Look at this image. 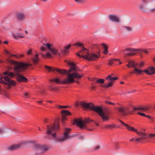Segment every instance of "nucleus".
Masks as SVG:
<instances>
[{"mask_svg":"<svg viewBox=\"0 0 155 155\" xmlns=\"http://www.w3.org/2000/svg\"><path fill=\"white\" fill-rule=\"evenodd\" d=\"M155 137V133L154 134H151L149 135V137Z\"/></svg>","mask_w":155,"mask_h":155,"instance_id":"nucleus-47","label":"nucleus"},{"mask_svg":"<svg viewBox=\"0 0 155 155\" xmlns=\"http://www.w3.org/2000/svg\"><path fill=\"white\" fill-rule=\"evenodd\" d=\"M71 47L70 45H68L65 47L64 48L65 50H68Z\"/></svg>","mask_w":155,"mask_h":155,"instance_id":"nucleus-40","label":"nucleus"},{"mask_svg":"<svg viewBox=\"0 0 155 155\" xmlns=\"http://www.w3.org/2000/svg\"><path fill=\"white\" fill-rule=\"evenodd\" d=\"M45 68L49 71L54 72L55 71L61 74H66L68 75L67 78L61 80L59 78H54L53 80L57 84H68L72 83L75 81L74 78L78 79L81 78L82 76L77 72V68L76 65L71 66L68 71L66 70H62L56 68H52L51 67L45 65Z\"/></svg>","mask_w":155,"mask_h":155,"instance_id":"nucleus-1","label":"nucleus"},{"mask_svg":"<svg viewBox=\"0 0 155 155\" xmlns=\"http://www.w3.org/2000/svg\"><path fill=\"white\" fill-rule=\"evenodd\" d=\"M62 118L61 122L63 125H64L65 120H66L65 116L70 115L71 114L70 112L66 110H63L61 113Z\"/></svg>","mask_w":155,"mask_h":155,"instance_id":"nucleus-13","label":"nucleus"},{"mask_svg":"<svg viewBox=\"0 0 155 155\" xmlns=\"http://www.w3.org/2000/svg\"><path fill=\"white\" fill-rule=\"evenodd\" d=\"M42 101H37V103L39 104H42V105H44V104H42Z\"/></svg>","mask_w":155,"mask_h":155,"instance_id":"nucleus-48","label":"nucleus"},{"mask_svg":"<svg viewBox=\"0 0 155 155\" xmlns=\"http://www.w3.org/2000/svg\"><path fill=\"white\" fill-rule=\"evenodd\" d=\"M41 57L43 58H46L47 57H51V54L50 53L48 52L45 54H44L42 53L41 54Z\"/></svg>","mask_w":155,"mask_h":155,"instance_id":"nucleus-28","label":"nucleus"},{"mask_svg":"<svg viewBox=\"0 0 155 155\" xmlns=\"http://www.w3.org/2000/svg\"><path fill=\"white\" fill-rule=\"evenodd\" d=\"M119 122L121 123L122 126L126 127L127 129L128 130L135 132L137 133L138 135L140 136L141 137L140 138L135 139V140H137V141L141 142V140H145L146 138L148 137V136L147 134L141 132L137 131V130L135 129L134 127H130V125L125 124L120 120H119Z\"/></svg>","mask_w":155,"mask_h":155,"instance_id":"nucleus-7","label":"nucleus"},{"mask_svg":"<svg viewBox=\"0 0 155 155\" xmlns=\"http://www.w3.org/2000/svg\"><path fill=\"white\" fill-rule=\"evenodd\" d=\"M47 101L50 103H52V101Z\"/></svg>","mask_w":155,"mask_h":155,"instance_id":"nucleus-60","label":"nucleus"},{"mask_svg":"<svg viewBox=\"0 0 155 155\" xmlns=\"http://www.w3.org/2000/svg\"><path fill=\"white\" fill-rule=\"evenodd\" d=\"M4 132V130L3 128H0V134H1Z\"/></svg>","mask_w":155,"mask_h":155,"instance_id":"nucleus-41","label":"nucleus"},{"mask_svg":"<svg viewBox=\"0 0 155 155\" xmlns=\"http://www.w3.org/2000/svg\"><path fill=\"white\" fill-rule=\"evenodd\" d=\"M113 64V60H110L109 62V64L110 65H111Z\"/></svg>","mask_w":155,"mask_h":155,"instance_id":"nucleus-46","label":"nucleus"},{"mask_svg":"<svg viewBox=\"0 0 155 155\" xmlns=\"http://www.w3.org/2000/svg\"><path fill=\"white\" fill-rule=\"evenodd\" d=\"M21 147V144H14L8 147L7 149L9 150H15Z\"/></svg>","mask_w":155,"mask_h":155,"instance_id":"nucleus-16","label":"nucleus"},{"mask_svg":"<svg viewBox=\"0 0 155 155\" xmlns=\"http://www.w3.org/2000/svg\"><path fill=\"white\" fill-rule=\"evenodd\" d=\"M68 64L70 65H71V66H73L75 65L72 62H68Z\"/></svg>","mask_w":155,"mask_h":155,"instance_id":"nucleus-44","label":"nucleus"},{"mask_svg":"<svg viewBox=\"0 0 155 155\" xmlns=\"http://www.w3.org/2000/svg\"><path fill=\"white\" fill-rule=\"evenodd\" d=\"M16 17L17 19L20 21H22L24 20L26 17L25 15L23 13L19 12L17 13Z\"/></svg>","mask_w":155,"mask_h":155,"instance_id":"nucleus-15","label":"nucleus"},{"mask_svg":"<svg viewBox=\"0 0 155 155\" xmlns=\"http://www.w3.org/2000/svg\"><path fill=\"white\" fill-rule=\"evenodd\" d=\"M124 82L123 81H121L120 82V84H124Z\"/></svg>","mask_w":155,"mask_h":155,"instance_id":"nucleus-62","label":"nucleus"},{"mask_svg":"<svg viewBox=\"0 0 155 155\" xmlns=\"http://www.w3.org/2000/svg\"><path fill=\"white\" fill-rule=\"evenodd\" d=\"M40 49L42 51H44L45 50V44H43V45L40 47Z\"/></svg>","mask_w":155,"mask_h":155,"instance_id":"nucleus-32","label":"nucleus"},{"mask_svg":"<svg viewBox=\"0 0 155 155\" xmlns=\"http://www.w3.org/2000/svg\"><path fill=\"white\" fill-rule=\"evenodd\" d=\"M48 122V120H45V121H44V122L45 123H47Z\"/></svg>","mask_w":155,"mask_h":155,"instance_id":"nucleus-57","label":"nucleus"},{"mask_svg":"<svg viewBox=\"0 0 155 155\" xmlns=\"http://www.w3.org/2000/svg\"><path fill=\"white\" fill-rule=\"evenodd\" d=\"M50 89L51 90H53L54 89V88L52 86H50Z\"/></svg>","mask_w":155,"mask_h":155,"instance_id":"nucleus-55","label":"nucleus"},{"mask_svg":"<svg viewBox=\"0 0 155 155\" xmlns=\"http://www.w3.org/2000/svg\"><path fill=\"white\" fill-rule=\"evenodd\" d=\"M4 74L7 75L11 78H13L15 76L14 74L12 72H9L8 71H6L4 73Z\"/></svg>","mask_w":155,"mask_h":155,"instance_id":"nucleus-23","label":"nucleus"},{"mask_svg":"<svg viewBox=\"0 0 155 155\" xmlns=\"http://www.w3.org/2000/svg\"><path fill=\"white\" fill-rule=\"evenodd\" d=\"M8 68L9 71H11L12 69L13 68L12 67L10 66V65H8Z\"/></svg>","mask_w":155,"mask_h":155,"instance_id":"nucleus-45","label":"nucleus"},{"mask_svg":"<svg viewBox=\"0 0 155 155\" xmlns=\"http://www.w3.org/2000/svg\"><path fill=\"white\" fill-rule=\"evenodd\" d=\"M0 83L9 86H14L16 84L15 81L11 80L7 76L1 77L0 78Z\"/></svg>","mask_w":155,"mask_h":155,"instance_id":"nucleus-10","label":"nucleus"},{"mask_svg":"<svg viewBox=\"0 0 155 155\" xmlns=\"http://www.w3.org/2000/svg\"><path fill=\"white\" fill-rule=\"evenodd\" d=\"M104 80L102 79H99L96 81V83H99L100 84H103L104 83Z\"/></svg>","mask_w":155,"mask_h":155,"instance_id":"nucleus-31","label":"nucleus"},{"mask_svg":"<svg viewBox=\"0 0 155 155\" xmlns=\"http://www.w3.org/2000/svg\"><path fill=\"white\" fill-rule=\"evenodd\" d=\"M113 82L112 81H110L107 84L105 85L104 86V87L105 88H108L109 87H110L113 85Z\"/></svg>","mask_w":155,"mask_h":155,"instance_id":"nucleus-29","label":"nucleus"},{"mask_svg":"<svg viewBox=\"0 0 155 155\" xmlns=\"http://www.w3.org/2000/svg\"><path fill=\"white\" fill-rule=\"evenodd\" d=\"M112 75H113V74H112L111 75H109L107 78H106V79L107 80H108L110 81L116 80V77H112Z\"/></svg>","mask_w":155,"mask_h":155,"instance_id":"nucleus-26","label":"nucleus"},{"mask_svg":"<svg viewBox=\"0 0 155 155\" xmlns=\"http://www.w3.org/2000/svg\"><path fill=\"white\" fill-rule=\"evenodd\" d=\"M95 86L93 85H91V88L93 90H94L95 88Z\"/></svg>","mask_w":155,"mask_h":155,"instance_id":"nucleus-50","label":"nucleus"},{"mask_svg":"<svg viewBox=\"0 0 155 155\" xmlns=\"http://www.w3.org/2000/svg\"><path fill=\"white\" fill-rule=\"evenodd\" d=\"M117 127L121 128V126H119V125H117Z\"/></svg>","mask_w":155,"mask_h":155,"instance_id":"nucleus-59","label":"nucleus"},{"mask_svg":"<svg viewBox=\"0 0 155 155\" xmlns=\"http://www.w3.org/2000/svg\"><path fill=\"white\" fill-rule=\"evenodd\" d=\"M123 28L128 32H130L132 30V28L128 26H124Z\"/></svg>","mask_w":155,"mask_h":155,"instance_id":"nucleus-27","label":"nucleus"},{"mask_svg":"<svg viewBox=\"0 0 155 155\" xmlns=\"http://www.w3.org/2000/svg\"><path fill=\"white\" fill-rule=\"evenodd\" d=\"M105 103L106 104H112V105H115V104H114L113 103H112L110 102V101H106Z\"/></svg>","mask_w":155,"mask_h":155,"instance_id":"nucleus-39","label":"nucleus"},{"mask_svg":"<svg viewBox=\"0 0 155 155\" xmlns=\"http://www.w3.org/2000/svg\"><path fill=\"white\" fill-rule=\"evenodd\" d=\"M80 105L85 110L90 109L97 112L101 117L103 122H106L109 120L108 115L104 113L101 107L98 106H95L92 103H87L83 102H81Z\"/></svg>","mask_w":155,"mask_h":155,"instance_id":"nucleus-5","label":"nucleus"},{"mask_svg":"<svg viewBox=\"0 0 155 155\" xmlns=\"http://www.w3.org/2000/svg\"><path fill=\"white\" fill-rule=\"evenodd\" d=\"M39 54H36L33 58V61L34 64H37L39 61L40 59L39 58Z\"/></svg>","mask_w":155,"mask_h":155,"instance_id":"nucleus-20","label":"nucleus"},{"mask_svg":"<svg viewBox=\"0 0 155 155\" xmlns=\"http://www.w3.org/2000/svg\"><path fill=\"white\" fill-rule=\"evenodd\" d=\"M148 3V0H140V3L138 6V8L141 11L145 12L146 10V4Z\"/></svg>","mask_w":155,"mask_h":155,"instance_id":"nucleus-12","label":"nucleus"},{"mask_svg":"<svg viewBox=\"0 0 155 155\" xmlns=\"http://www.w3.org/2000/svg\"><path fill=\"white\" fill-rule=\"evenodd\" d=\"M23 97L25 98H30V94L28 93H24L23 94Z\"/></svg>","mask_w":155,"mask_h":155,"instance_id":"nucleus-30","label":"nucleus"},{"mask_svg":"<svg viewBox=\"0 0 155 155\" xmlns=\"http://www.w3.org/2000/svg\"><path fill=\"white\" fill-rule=\"evenodd\" d=\"M122 62L121 61H120L119 62V64H122Z\"/></svg>","mask_w":155,"mask_h":155,"instance_id":"nucleus-64","label":"nucleus"},{"mask_svg":"<svg viewBox=\"0 0 155 155\" xmlns=\"http://www.w3.org/2000/svg\"><path fill=\"white\" fill-rule=\"evenodd\" d=\"M27 54L28 55H30L31 54V49H29L27 52Z\"/></svg>","mask_w":155,"mask_h":155,"instance_id":"nucleus-43","label":"nucleus"},{"mask_svg":"<svg viewBox=\"0 0 155 155\" xmlns=\"http://www.w3.org/2000/svg\"><path fill=\"white\" fill-rule=\"evenodd\" d=\"M15 39H17L19 38H22L24 37V36L22 34L18 33L16 35L13 34L12 35Z\"/></svg>","mask_w":155,"mask_h":155,"instance_id":"nucleus-22","label":"nucleus"},{"mask_svg":"<svg viewBox=\"0 0 155 155\" xmlns=\"http://www.w3.org/2000/svg\"><path fill=\"white\" fill-rule=\"evenodd\" d=\"M144 64V63L143 62H142L139 64L138 66L139 68H142Z\"/></svg>","mask_w":155,"mask_h":155,"instance_id":"nucleus-36","label":"nucleus"},{"mask_svg":"<svg viewBox=\"0 0 155 155\" xmlns=\"http://www.w3.org/2000/svg\"><path fill=\"white\" fill-rule=\"evenodd\" d=\"M49 50L50 51L52 54L54 55L58 53V50L54 48H52Z\"/></svg>","mask_w":155,"mask_h":155,"instance_id":"nucleus-25","label":"nucleus"},{"mask_svg":"<svg viewBox=\"0 0 155 155\" xmlns=\"http://www.w3.org/2000/svg\"><path fill=\"white\" fill-rule=\"evenodd\" d=\"M88 130L90 131H92L93 130V129H88Z\"/></svg>","mask_w":155,"mask_h":155,"instance_id":"nucleus-56","label":"nucleus"},{"mask_svg":"<svg viewBox=\"0 0 155 155\" xmlns=\"http://www.w3.org/2000/svg\"><path fill=\"white\" fill-rule=\"evenodd\" d=\"M144 70H141L138 69L137 68H134V71L132 72L133 73L135 74H143Z\"/></svg>","mask_w":155,"mask_h":155,"instance_id":"nucleus-19","label":"nucleus"},{"mask_svg":"<svg viewBox=\"0 0 155 155\" xmlns=\"http://www.w3.org/2000/svg\"><path fill=\"white\" fill-rule=\"evenodd\" d=\"M123 51L126 55L129 56H134L137 53L144 52L147 54L148 53V51L146 49L143 50L140 48L136 49L131 48H126Z\"/></svg>","mask_w":155,"mask_h":155,"instance_id":"nucleus-8","label":"nucleus"},{"mask_svg":"<svg viewBox=\"0 0 155 155\" xmlns=\"http://www.w3.org/2000/svg\"><path fill=\"white\" fill-rule=\"evenodd\" d=\"M137 114H138L140 115L141 116H144V117L146 116V115L145 114H144L143 113L138 112H137Z\"/></svg>","mask_w":155,"mask_h":155,"instance_id":"nucleus-37","label":"nucleus"},{"mask_svg":"<svg viewBox=\"0 0 155 155\" xmlns=\"http://www.w3.org/2000/svg\"><path fill=\"white\" fill-rule=\"evenodd\" d=\"M74 45L82 47L81 50L76 54L80 58H83L87 60L91 61L95 60L101 56L100 48L98 44H92L89 45V49L92 51L90 53L88 49L83 47V44L80 42L74 43Z\"/></svg>","mask_w":155,"mask_h":155,"instance_id":"nucleus-2","label":"nucleus"},{"mask_svg":"<svg viewBox=\"0 0 155 155\" xmlns=\"http://www.w3.org/2000/svg\"><path fill=\"white\" fill-rule=\"evenodd\" d=\"M46 126L47 130L46 134L47 135L53 137L56 143L63 142L71 137L69 134L71 129L68 128L64 129L63 137L59 138L56 137V132L59 129V124L57 122L54 123L52 126L47 125Z\"/></svg>","mask_w":155,"mask_h":155,"instance_id":"nucleus-3","label":"nucleus"},{"mask_svg":"<svg viewBox=\"0 0 155 155\" xmlns=\"http://www.w3.org/2000/svg\"><path fill=\"white\" fill-rule=\"evenodd\" d=\"M5 62L8 64H12L15 65L14 69L17 72L16 74V77L18 81L26 82L27 81L28 79L26 77L20 74L19 72L24 71L28 67L31 66V64L19 62L9 59H6Z\"/></svg>","mask_w":155,"mask_h":155,"instance_id":"nucleus-4","label":"nucleus"},{"mask_svg":"<svg viewBox=\"0 0 155 155\" xmlns=\"http://www.w3.org/2000/svg\"><path fill=\"white\" fill-rule=\"evenodd\" d=\"M93 121L91 120L89 118H85L84 120V123L83 121L79 119H74L73 122L74 124H76L80 128L82 129L86 128L87 127L86 123H89Z\"/></svg>","mask_w":155,"mask_h":155,"instance_id":"nucleus-9","label":"nucleus"},{"mask_svg":"<svg viewBox=\"0 0 155 155\" xmlns=\"http://www.w3.org/2000/svg\"><path fill=\"white\" fill-rule=\"evenodd\" d=\"M109 20L113 22H116V15L113 14L109 15L108 16Z\"/></svg>","mask_w":155,"mask_h":155,"instance_id":"nucleus-18","label":"nucleus"},{"mask_svg":"<svg viewBox=\"0 0 155 155\" xmlns=\"http://www.w3.org/2000/svg\"><path fill=\"white\" fill-rule=\"evenodd\" d=\"M120 21V18L117 17V23H119Z\"/></svg>","mask_w":155,"mask_h":155,"instance_id":"nucleus-49","label":"nucleus"},{"mask_svg":"<svg viewBox=\"0 0 155 155\" xmlns=\"http://www.w3.org/2000/svg\"><path fill=\"white\" fill-rule=\"evenodd\" d=\"M48 0H41V1L43 2H46Z\"/></svg>","mask_w":155,"mask_h":155,"instance_id":"nucleus-61","label":"nucleus"},{"mask_svg":"<svg viewBox=\"0 0 155 155\" xmlns=\"http://www.w3.org/2000/svg\"><path fill=\"white\" fill-rule=\"evenodd\" d=\"M68 107V106H61V105H58V107H57L58 108H65Z\"/></svg>","mask_w":155,"mask_h":155,"instance_id":"nucleus-33","label":"nucleus"},{"mask_svg":"<svg viewBox=\"0 0 155 155\" xmlns=\"http://www.w3.org/2000/svg\"><path fill=\"white\" fill-rule=\"evenodd\" d=\"M145 117H149V118H150V117L149 116H147V115H146V116H145Z\"/></svg>","mask_w":155,"mask_h":155,"instance_id":"nucleus-63","label":"nucleus"},{"mask_svg":"<svg viewBox=\"0 0 155 155\" xmlns=\"http://www.w3.org/2000/svg\"><path fill=\"white\" fill-rule=\"evenodd\" d=\"M136 91V90H133L130 91V92H129L128 93H132V92H135Z\"/></svg>","mask_w":155,"mask_h":155,"instance_id":"nucleus-51","label":"nucleus"},{"mask_svg":"<svg viewBox=\"0 0 155 155\" xmlns=\"http://www.w3.org/2000/svg\"><path fill=\"white\" fill-rule=\"evenodd\" d=\"M34 148L37 151V154L43 153L48 150L47 146L38 144L35 145Z\"/></svg>","mask_w":155,"mask_h":155,"instance_id":"nucleus-11","label":"nucleus"},{"mask_svg":"<svg viewBox=\"0 0 155 155\" xmlns=\"http://www.w3.org/2000/svg\"><path fill=\"white\" fill-rule=\"evenodd\" d=\"M5 51L7 53L9 54L10 57V56H16V55H15L12 54H10L9 53V52L8 51H7V50H5Z\"/></svg>","mask_w":155,"mask_h":155,"instance_id":"nucleus-38","label":"nucleus"},{"mask_svg":"<svg viewBox=\"0 0 155 155\" xmlns=\"http://www.w3.org/2000/svg\"><path fill=\"white\" fill-rule=\"evenodd\" d=\"M136 139H135L134 138H132V139L130 140V142L132 141L133 140H135Z\"/></svg>","mask_w":155,"mask_h":155,"instance_id":"nucleus-53","label":"nucleus"},{"mask_svg":"<svg viewBox=\"0 0 155 155\" xmlns=\"http://www.w3.org/2000/svg\"><path fill=\"white\" fill-rule=\"evenodd\" d=\"M100 147L99 145H97L95 147V150H97L99 149H100Z\"/></svg>","mask_w":155,"mask_h":155,"instance_id":"nucleus-42","label":"nucleus"},{"mask_svg":"<svg viewBox=\"0 0 155 155\" xmlns=\"http://www.w3.org/2000/svg\"><path fill=\"white\" fill-rule=\"evenodd\" d=\"M149 12L152 13H154L155 12V7L153 8H152L150 9L149 10Z\"/></svg>","mask_w":155,"mask_h":155,"instance_id":"nucleus-35","label":"nucleus"},{"mask_svg":"<svg viewBox=\"0 0 155 155\" xmlns=\"http://www.w3.org/2000/svg\"><path fill=\"white\" fill-rule=\"evenodd\" d=\"M4 62L2 60H0V63H2Z\"/></svg>","mask_w":155,"mask_h":155,"instance_id":"nucleus-58","label":"nucleus"},{"mask_svg":"<svg viewBox=\"0 0 155 155\" xmlns=\"http://www.w3.org/2000/svg\"><path fill=\"white\" fill-rule=\"evenodd\" d=\"M116 125L114 124H109V125H104L103 126V128L105 129H112L115 128Z\"/></svg>","mask_w":155,"mask_h":155,"instance_id":"nucleus-21","label":"nucleus"},{"mask_svg":"<svg viewBox=\"0 0 155 155\" xmlns=\"http://www.w3.org/2000/svg\"><path fill=\"white\" fill-rule=\"evenodd\" d=\"M133 111H131L128 107H126L125 108L122 107H117V111H118V114L123 116L126 115L128 114V113L132 114V111L139 110H149V107H134L133 108Z\"/></svg>","mask_w":155,"mask_h":155,"instance_id":"nucleus-6","label":"nucleus"},{"mask_svg":"<svg viewBox=\"0 0 155 155\" xmlns=\"http://www.w3.org/2000/svg\"><path fill=\"white\" fill-rule=\"evenodd\" d=\"M51 45L49 43H47L45 44V47H46L49 50H50L52 48V47H51Z\"/></svg>","mask_w":155,"mask_h":155,"instance_id":"nucleus-34","label":"nucleus"},{"mask_svg":"<svg viewBox=\"0 0 155 155\" xmlns=\"http://www.w3.org/2000/svg\"><path fill=\"white\" fill-rule=\"evenodd\" d=\"M102 45L104 49V51L103 52V53L105 54H107L108 48L107 46L104 43L102 44Z\"/></svg>","mask_w":155,"mask_h":155,"instance_id":"nucleus-24","label":"nucleus"},{"mask_svg":"<svg viewBox=\"0 0 155 155\" xmlns=\"http://www.w3.org/2000/svg\"><path fill=\"white\" fill-rule=\"evenodd\" d=\"M144 72L148 75L153 74L155 73V68L153 67H150L144 70Z\"/></svg>","mask_w":155,"mask_h":155,"instance_id":"nucleus-14","label":"nucleus"},{"mask_svg":"<svg viewBox=\"0 0 155 155\" xmlns=\"http://www.w3.org/2000/svg\"><path fill=\"white\" fill-rule=\"evenodd\" d=\"M94 124L96 126H99V124L97 122H95Z\"/></svg>","mask_w":155,"mask_h":155,"instance_id":"nucleus-52","label":"nucleus"},{"mask_svg":"<svg viewBox=\"0 0 155 155\" xmlns=\"http://www.w3.org/2000/svg\"><path fill=\"white\" fill-rule=\"evenodd\" d=\"M129 68H134L138 65V64L135 63L134 61H129L128 63L126 64Z\"/></svg>","mask_w":155,"mask_h":155,"instance_id":"nucleus-17","label":"nucleus"},{"mask_svg":"<svg viewBox=\"0 0 155 155\" xmlns=\"http://www.w3.org/2000/svg\"><path fill=\"white\" fill-rule=\"evenodd\" d=\"M4 44H8V41H5L3 42Z\"/></svg>","mask_w":155,"mask_h":155,"instance_id":"nucleus-54","label":"nucleus"}]
</instances>
